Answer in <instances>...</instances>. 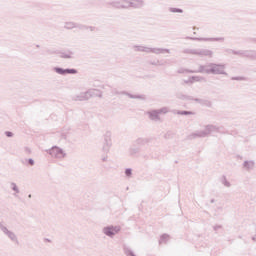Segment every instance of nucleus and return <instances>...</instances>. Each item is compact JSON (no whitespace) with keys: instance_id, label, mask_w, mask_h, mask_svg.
I'll list each match as a JSON object with an SVG mask.
<instances>
[{"instance_id":"4","label":"nucleus","mask_w":256,"mask_h":256,"mask_svg":"<svg viewBox=\"0 0 256 256\" xmlns=\"http://www.w3.org/2000/svg\"><path fill=\"white\" fill-rule=\"evenodd\" d=\"M172 11L173 13H183V10L180 9H173Z\"/></svg>"},{"instance_id":"6","label":"nucleus","mask_w":256,"mask_h":256,"mask_svg":"<svg viewBox=\"0 0 256 256\" xmlns=\"http://www.w3.org/2000/svg\"><path fill=\"white\" fill-rule=\"evenodd\" d=\"M126 175H127L128 177H130V175H131V170H130V169H127V170H126Z\"/></svg>"},{"instance_id":"1","label":"nucleus","mask_w":256,"mask_h":256,"mask_svg":"<svg viewBox=\"0 0 256 256\" xmlns=\"http://www.w3.org/2000/svg\"><path fill=\"white\" fill-rule=\"evenodd\" d=\"M121 231L120 227H107L104 229L105 235H108V237H113V235H117V233Z\"/></svg>"},{"instance_id":"3","label":"nucleus","mask_w":256,"mask_h":256,"mask_svg":"<svg viewBox=\"0 0 256 256\" xmlns=\"http://www.w3.org/2000/svg\"><path fill=\"white\" fill-rule=\"evenodd\" d=\"M51 155H55V157H61V155H63V151H61V149L55 147V148H52Z\"/></svg>"},{"instance_id":"5","label":"nucleus","mask_w":256,"mask_h":256,"mask_svg":"<svg viewBox=\"0 0 256 256\" xmlns=\"http://www.w3.org/2000/svg\"><path fill=\"white\" fill-rule=\"evenodd\" d=\"M28 163H29V165H35V162L33 161V159H29Z\"/></svg>"},{"instance_id":"7","label":"nucleus","mask_w":256,"mask_h":256,"mask_svg":"<svg viewBox=\"0 0 256 256\" xmlns=\"http://www.w3.org/2000/svg\"><path fill=\"white\" fill-rule=\"evenodd\" d=\"M6 135H7V137H12V136H13V133H11V132H6Z\"/></svg>"},{"instance_id":"2","label":"nucleus","mask_w":256,"mask_h":256,"mask_svg":"<svg viewBox=\"0 0 256 256\" xmlns=\"http://www.w3.org/2000/svg\"><path fill=\"white\" fill-rule=\"evenodd\" d=\"M56 73H59V75H66V73H70L72 75H75V73H77V70L75 69H66L63 70L61 68H55Z\"/></svg>"}]
</instances>
